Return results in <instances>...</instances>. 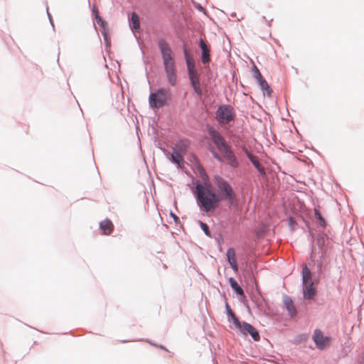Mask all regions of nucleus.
<instances>
[{"label":"nucleus","mask_w":364,"mask_h":364,"mask_svg":"<svg viewBox=\"0 0 364 364\" xmlns=\"http://www.w3.org/2000/svg\"><path fill=\"white\" fill-rule=\"evenodd\" d=\"M95 18L97 20V23L100 25L103 28H105V26L106 25V22L102 19L101 17L98 16V12L97 10H95Z\"/></svg>","instance_id":"nucleus-23"},{"label":"nucleus","mask_w":364,"mask_h":364,"mask_svg":"<svg viewBox=\"0 0 364 364\" xmlns=\"http://www.w3.org/2000/svg\"><path fill=\"white\" fill-rule=\"evenodd\" d=\"M200 226L204 232L205 233V235L208 236H210L208 225L203 223H200Z\"/></svg>","instance_id":"nucleus-24"},{"label":"nucleus","mask_w":364,"mask_h":364,"mask_svg":"<svg viewBox=\"0 0 364 364\" xmlns=\"http://www.w3.org/2000/svg\"><path fill=\"white\" fill-rule=\"evenodd\" d=\"M227 309H228V314L231 317L232 321L234 323L235 328L236 327H240V321L237 318L235 314L232 312V311L230 309L229 306L226 305Z\"/></svg>","instance_id":"nucleus-19"},{"label":"nucleus","mask_w":364,"mask_h":364,"mask_svg":"<svg viewBox=\"0 0 364 364\" xmlns=\"http://www.w3.org/2000/svg\"><path fill=\"white\" fill-rule=\"evenodd\" d=\"M101 230L105 235H110L114 229V225L109 220H104L100 224Z\"/></svg>","instance_id":"nucleus-14"},{"label":"nucleus","mask_w":364,"mask_h":364,"mask_svg":"<svg viewBox=\"0 0 364 364\" xmlns=\"http://www.w3.org/2000/svg\"><path fill=\"white\" fill-rule=\"evenodd\" d=\"M159 47L161 52L164 68L169 84L172 86L176 85L177 77L175 69V63L173 58L172 50L168 43L161 39L159 41Z\"/></svg>","instance_id":"nucleus-2"},{"label":"nucleus","mask_w":364,"mask_h":364,"mask_svg":"<svg viewBox=\"0 0 364 364\" xmlns=\"http://www.w3.org/2000/svg\"><path fill=\"white\" fill-rule=\"evenodd\" d=\"M304 297L306 299H313L316 294V291L314 287V283L303 285Z\"/></svg>","instance_id":"nucleus-12"},{"label":"nucleus","mask_w":364,"mask_h":364,"mask_svg":"<svg viewBox=\"0 0 364 364\" xmlns=\"http://www.w3.org/2000/svg\"><path fill=\"white\" fill-rule=\"evenodd\" d=\"M199 46L202 50V55H201L202 63L203 64L208 63L210 60L209 48L208 47L207 44L203 39L200 40Z\"/></svg>","instance_id":"nucleus-10"},{"label":"nucleus","mask_w":364,"mask_h":364,"mask_svg":"<svg viewBox=\"0 0 364 364\" xmlns=\"http://www.w3.org/2000/svg\"><path fill=\"white\" fill-rule=\"evenodd\" d=\"M317 242H318V245H321L323 243V238H322V237L318 238Z\"/></svg>","instance_id":"nucleus-27"},{"label":"nucleus","mask_w":364,"mask_h":364,"mask_svg":"<svg viewBox=\"0 0 364 364\" xmlns=\"http://www.w3.org/2000/svg\"><path fill=\"white\" fill-rule=\"evenodd\" d=\"M217 119L221 124H227L234 119L235 113L230 106H220L217 111Z\"/></svg>","instance_id":"nucleus-7"},{"label":"nucleus","mask_w":364,"mask_h":364,"mask_svg":"<svg viewBox=\"0 0 364 364\" xmlns=\"http://www.w3.org/2000/svg\"><path fill=\"white\" fill-rule=\"evenodd\" d=\"M314 213H315V216L318 219L320 225L323 227H325L326 225V221H325L324 218L321 216L319 211L318 210L315 209Z\"/></svg>","instance_id":"nucleus-22"},{"label":"nucleus","mask_w":364,"mask_h":364,"mask_svg":"<svg viewBox=\"0 0 364 364\" xmlns=\"http://www.w3.org/2000/svg\"><path fill=\"white\" fill-rule=\"evenodd\" d=\"M312 339L316 343V347L320 350H323L329 346L331 338L325 336L323 332L319 329H316L312 336Z\"/></svg>","instance_id":"nucleus-8"},{"label":"nucleus","mask_w":364,"mask_h":364,"mask_svg":"<svg viewBox=\"0 0 364 364\" xmlns=\"http://www.w3.org/2000/svg\"><path fill=\"white\" fill-rule=\"evenodd\" d=\"M284 305L288 310L289 314L291 316H294L296 314V309L294 307L293 301L289 297H286L284 300Z\"/></svg>","instance_id":"nucleus-16"},{"label":"nucleus","mask_w":364,"mask_h":364,"mask_svg":"<svg viewBox=\"0 0 364 364\" xmlns=\"http://www.w3.org/2000/svg\"><path fill=\"white\" fill-rule=\"evenodd\" d=\"M229 283L232 289L238 294L243 295L244 291L240 286L237 284V281L233 278L230 277L229 279Z\"/></svg>","instance_id":"nucleus-17"},{"label":"nucleus","mask_w":364,"mask_h":364,"mask_svg":"<svg viewBox=\"0 0 364 364\" xmlns=\"http://www.w3.org/2000/svg\"><path fill=\"white\" fill-rule=\"evenodd\" d=\"M215 157H216L218 159H220V157H219L218 155H215Z\"/></svg>","instance_id":"nucleus-28"},{"label":"nucleus","mask_w":364,"mask_h":364,"mask_svg":"<svg viewBox=\"0 0 364 364\" xmlns=\"http://www.w3.org/2000/svg\"><path fill=\"white\" fill-rule=\"evenodd\" d=\"M170 215L171 216V218H173L176 223H178L179 218L174 213H171Z\"/></svg>","instance_id":"nucleus-26"},{"label":"nucleus","mask_w":364,"mask_h":364,"mask_svg":"<svg viewBox=\"0 0 364 364\" xmlns=\"http://www.w3.org/2000/svg\"><path fill=\"white\" fill-rule=\"evenodd\" d=\"M215 184L217 187L220 201L227 200L230 205L235 203L236 200L235 193L232 186L224 178L219 176L214 177Z\"/></svg>","instance_id":"nucleus-4"},{"label":"nucleus","mask_w":364,"mask_h":364,"mask_svg":"<svg viewBox=\"0 0 364 364\" xmlns=\"http://www.w3.org/2000/svg\"><path fill=\"white\" fill-rule=\"evenodd\" d=\"M247 156L250 161L252 163V164L255 166V167L257 169V171L259 172V173L262 176L266 175L265 169L261 165L259 159L257 157L253 156L251 154H248Z\"/></svg>","instance_id":"nucleus-13"},{"label":"nucleus","mask_w":364,"mask_h":364,"mask_svg":"<svg viewBox=\"0 0 364 364\" xmlns=\"http://www.w3.org/2000/svg\"><path fill=\"white\" fill-rule=\"evenodd\" d=\"M255 77L257 80H259L261 79H262V76L259 70V69L255 66Z\"/></svg>","instance_id":"nucleus-25"},{"label":"nucleus","mask_w":364,"mask_h":364,"mask_svg":"<svg viewBox=\"0 0 364 364\" xmlns=\"http://www.w3.org/2000/svg\"><path fill=\"white\" fill-rule=\"evenodd\" d=\"M302 284L306 285L310 283H314L311 279V272L306 265L303 266L302 269Z\"/></svg>","instance_id":"nucleus-15"},{"label":"nucleus","mask_w":364,"mask_h":364,"mask_svg":"<svg viewBox=\"0 0 364 364\" xmlns=\"http://www.w3.org/2000/svg\"><path fill=\"white\" fill-rule=\"evenodd\" d=\"M236 328L239 329L240 331L245 336L250 334L255 341H259L260 339L259 334L257 329L250 323L246 322L240 323V327H236Z\"/></svg>","instance_id":"nucleus-9"},{"label":"nucleus","mask_w":364,"mask_h":364,"mask_svg":"<svg viewBox=\"0 0 364 364\" xmlns=\"http://www.w3.org/2000/svg\"><path fill=\"white\" fill-rule=\"evenodd\" d=\"M198 173L204 181L208 178L205 169L196 161ZM194 193L198 206L201 210L206 213L213 212L218 206L220 198L213 190L212 186L209 183L205 182L203 184H197Z\"/></svg>","instance_id":"nucleus-1"},{"label":"nucleus","mask_w":364,"mask_h":364,"mask_svg":"<svg viewBox=\"0 0 364 364\" xmlns=\"http://www.w3.org/2000/svg\"><path fill=\"white\" fill-rule=\"evenodd\" d=\"M208 132L211 139L228 164L233 168L237 167L238 161L236 157L220 134L213 128H210Z\"/></svg>","instance_id":"nucleus-3"},{"label":"nucleus","mask_w":364,"mask_h":364,"mask_svg":"<svg viewBox=\"0 0 364 364\" xmlns=\"http://www.w3.org/2000/svg\"><path fill=\"white\" fill-rule=\"evenodd\" d=\"M258 82H259L261 89L263 90H266L267 92L268 95L269 96L271 94V90H270L269 86L268 83L267 82V81L264 78H262V79L258 80Z\"/></svg>","instance_id":"nucleus-21"},{"label":"nucleus","mask_w":364,"mask_h":364,"mask_svg":"<svg viewBox=\"0 0 364 364\" xmlns=\"http://www.w3.org/2000/svg\"><path fill=\"white\" fill-rule=\"evenodd\" d=\"M170 99V90L168 88H159L150 94L149 97V107L151 109H159L166 105Z\"/></svg>","instance_id":"nucleus-5"},{"label":"nucleus","mask_w":364,"mask_h":364,"mask_svg":"<svg viewBox=\"0 0 364 364\" xmlns=\"http://www.w3.org/2000/svg\"><path fill=\"white\" fill-rule=\"evenodd\" d=\"M184 55L186 57L189 78L191 82L193 90L198 95H200L202 91L199 81V75H198L197 70L196 69L194 62L193 59L189 56L186 49L184 50Z\"/></svg>","instance_id":"nucleus-6"},{"label":"nucleus","mask_w":364,"mask_h":364,"mask_svg":"<svg viewBox=\"0 0 364 364\" xmlns=\"http://www.w3.org/2000/svg\"><path fill=\"white\" fill-rule=\"evenodd\" d=\"M227 259L231 267L235 272H237L238 266L236 260L235 251L233 248L230 247L227 251Z\"/></svg>","instance_id":"nucleus-11"},{"label":"nucleus","mask_w":364,"mask_h":364,"mask_svg":"<svg viewBox=\"0 0 364 364\" xmlns=\"http://www.w3.org/2000/svg\"><path fill=\"white\" fill-rule=\"evenodd\" d=\"M171 159L173 163L177 164L179 166H181V164H183V162L181 155L178 151H175L171 154Z\"/></svg>","instance_id":"nucleus-20"},{"label":"nucleus","mask_w":364,"mask_h":364,"mask_svg":"<svg viewBox=\"0 0 364 364\" xmlns=\"http://www.w3.org/2000/svg\"><path fill=\"white\" fill-rule=\"evenodd\" d=\"M131 27L133 30H139L140 28L139 17L136 13H132L131 16Z\"/></svg>","instance_id":"nucleus-18"}]
</instances>
